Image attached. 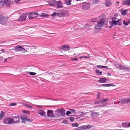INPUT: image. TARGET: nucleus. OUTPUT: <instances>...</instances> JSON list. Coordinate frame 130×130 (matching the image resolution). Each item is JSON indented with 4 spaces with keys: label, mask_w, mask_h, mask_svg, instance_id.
I'll list each match as a JSON object with an SVG mask.
<instances>
[{
    "label": "nucleus",
    "mask_w": 130,
    "mask_h": 130,
    "mask_svg": "<svg viewBox=\"0 0 130 130\" xmlns=\"http://www.w3.org/2000/svg\"><path fill=\"white\" fill-rule=\"evenodd\" d=\"M72 0H65V2L67 5H71V3Z\"/></svg>",
    "instance_id": "obj_29"
},
{
    "label": "nucleus",
    "mask_w": 130,
    "mask_h": 130,
    "mask_svg": "<svg viewBox=\"0 0 130 130\" xmlns=\"http://www.w3.org/2000/svg\"><path fill=\"white\" fill-rule=\"evenodd\" d=\"M114 66L117 68L120 69L121 70H125L130 72V67L125 66H124L120 63H116L114 64Z\"/></svg>",
    "instance_id": "obj_1"
},
{
    "label": "nucleus",
    "mask_w": 130,
    "mask_h": 130,
    "mask_svg": "<svg viewBox=\"0 0 130 130\" xmlns=\"http://www.w3.org/2000/svg\"><path fill=\"white\" fill-rule=\"evenodd\" d=\"M38 113L40 114L41 116H45V112L42 110L40 109L38 111Z\"/></svg>",
    "instance_id": "obj_23"
},
{
    "label": "nucleus",
    "mask_w": 130,
    "mask_h": 130,
    "mask_svg": "<svg viewBox=\"0 0 130 130\" xmlns=\"http://www.w3.org/2000/svg\"><path fill=\"white\" fill-rule=\"evenodd\" d=\"M90 25L89 24H87L85 26V27H89Z\"/></svg>",
    "instance_id": "obj_56"
},
{
    "label": "nucleus",
    "mask_w": 130,
    "mask_h": 130,
    "mask_svg": "<svg viewBox=\"0 0 130 130\" xmlns=\"http://www.w3.org/2000/svg\"><path fill=\"white\" fill-rule=\"evenodd\" d=\"M37 17V16H34L32 13H30L28 15V17L30 20L34 19Z\"/></svg>",
    "instance_id": "obj_17"
},
{
    "label": "nucleus",
    "mask_w": 130,
    "mask_h": 130,
    "mask_svg": "<svg viewBox=\"0 0 130 130\" xmlns=\"http://www.w3.org/2000/svg\"><path fill=\"white\" fill-rule=\"evenodd\" d=\"M99 1L100 0H93L92 2L93 4H96L98 2H99Z\"/></svg>",
    "instance_id": "obj_38"
},
{
    "label": "nucleus",
    "mask_w": 130,
    "mask_h": 130,
    "mask_svg": "<svg viewBox=\"0 0 130 130\" xmlns=\"http://www.w3.org/2000/svg\"><path fill=\"white\" fill-rule=\"evenodd\" d=\"M7 21V18H5L2 15H0V24H4Z\"/></svg>",
    "instance_id": "obj_8"
},
{
    "label": "nucleus",
    "mask_w": 130,
    "mask_h": 130,
    "mask_svg": "<svg viewBox=\"0 0 130 130\" xmlns=\"http://www.w3.org/2000/svg\"><path fill=\"white\" fill-rule=\"evenodd\" d=\"M70 120L71 122H72L74 120V118L73 117H71L70 118Z\"/></svg>",
    "instance_id": "obj_44"
},
{
    "label": "nucleus",
    "mask_w": 130,
    "mask_h": 130,
    "mask_svg": "<svg viewBox=\"0 0 130 130\" xmlns=\"http://www.w3.org/2000/svg\"><path fill=\"white\" fill-rule=\"evenodd\" d=\"M97 98L98 99H100V96H97Z\"/></svg>",
    "instance_id": "obj_63"
},
{
    "label": "nucleus",
    "mask_w": 130,
    "mask_h": 130,
    "mask_svg": "<svg viewBox=\"0 0 130 130\" xmlns=\"http://www.w3.org/2000/svg\"><path fill=\"white\" fill-rule=\"evenodd\" d=\"M54 1H55L54 0L51 3H49L48 4V5H49L51 6H53L54 4L55 5V3H54V2H53Z\"/></svg>",
    "instance_id": "obj_33"
},
{
    "label": "nucleus",
    "mask_w": 130,
    "mask_h": 130,
    "mask_svg": "<svg viewBox=\"0 0 130 130\" xmlns=\"http://www.w3.org/2000/svg\"><path fill=\"white\" fill-rule=\"evenodd\" d=\"M104 22L103 21H100L98 23V25H96L94 27V31L95 32L100 30V28L102 27L104 25Z\"/></svg>",
    "instance_id": "obj_3"
},
{
    "label": "nucleus",
    "mask_w": 130,
    "mask_h": 130,
    "mask_svg": "<svg viewBox=\"0 0 130 130\" xmlns=\"http://www.w3.org/2000/svg\"><path fill=\"white\" fill-rule=\"evenodd\" d=\"M24 113H25L27 115H29L30 113V112L29 111L25 110H24L22 111Z\"/></svg>",
    "instance_id": "obj_35"
},
{
    "label": "nucleus",
    "mask_w": 130,
    "mask_h": 130,
    "mask_svg": "<svg viewBox=\"0 0 130 130\" xmlns=\"http://www.w3.org/2000/svg\"><path fill=\"white\" fill-rule=\"evenodd\" d=\"M111 74L109 73H107V76H110Z\"/></svg>",
    "instance_id": "obj_62"
},
{
    "label": "nucleus",
    "mask_w": 130,
    "mask_h": 130,
    "mask_svg": "<svg viewBox=\"0 0 130 130\" xmlns=\"http://www.w3.org/2000/svg\"><path fill=\"white\" fill-rule=\"evenodd\" d=\"M121 103V102L120 101H118V102H114V104H119L120 103Z\"/></svg>",
    "instance_id": "obj_51"
},
{
    "label": "nucleus",
    "mask_w": 130,
    "mask_h": 130,
    "mask_svg": "<svg viewBox=\"0 0 130 130\" xmlns=\"http://www.w3.org/2000/svg\"><path fill=\"white\" fill-rule=\"evenodd\" d=\"M27 73H28L31 75H35L36 74V73L32 72H27Z\"/></svg>",
    "instance_id": "obj_30"
},
{
    "label": "nucleus",
    "mask_w": 130,
    "mask_h": 130,
    "mask_svg": "<svg viewBox=\"0 0 130 130\" xmlns=\"http://www.w3.org/2000/svg\"><path fill=\"white\" fill-rule=\"evenodd\" d=\"M128 126L129 127H130V122L128 123Z\"/></svg>",
    "instance_id": "obj_64"
},
{
    "label": "nucleus",
    "mask_w": 130,
    "mask_h": 130,
    "mask_svg": "<svg viewBox=\"0 0 130 130\" xmlns=\"http://www.w3.org/2000/svg\"><path fill=\"white\" fill-rule=\"evenodd\" d=\"M26 121L29 122H31L32 121V120H31L30 119H28L26 117Z\"/></svg>",
    "instance_id": "obj_40"
},
{
    "label": "nucleus",
    "mask_w": 130,
    "mask_h": 130,
    "mask_svg": "<svg viewBox=\"0 0 130 130\" xmlns=\"http://www.w3.org/2000/svg\"><path fill=\"white\" fill-rule=\"evenodd\" d=\"M72 126L73 127H77L78 125V124L77 123H75L72 124Z\"/></svg>",
    "instance_id": "obj_32"
},
{
    "label": "nucleus",
    "mask_w": 130,
    "mask_h": 130,
    "mask_svg": "<svg viewBox=\"0 0 130 130\" xmlns=\"http://www.w3.org/2000/svg\"><path fill=\"white\" fill-rule=\"evenodd\" d=\"M96 73H97L98 75H101L102 74V72L99 70H96L95 71Z\"/></svg>",
    "instance_id": "obj_28"
},
{
    "label": "nucleus",
    "mask_w": 130,
    "mask_h": 130,
    "mask_svg": "<svg viewBox=\"0 0 130 130\" xmlns=\"http://www.w3.org/2000/svg\"><path fill=\"white\" fill-rule=\"evenodd\" d=\"M122 126L125 128L128 127V123L124 122L122 123Z\"/></svg>",
    "instance_id": "obj_26"
},
{
    "label": "nucleus",
    "mask_w": 130,
    "mask_h": 130,
    "mask_svg": "<svg viewBox=\"0 0 130 130\" xmlns=\"http://www.w3.org/2000/svg\"><path fill=\"white\" fill-rule=\"evenodd\" d=\"M127 103H130V98L127 99Z\"/></svg>",
    "instance_id": "obj_54"
},
{
    "label": "nucleus",
    "mask_w": 130,
    "mask_h": 130,
    "mask_svg": "<svg viewBox=\"0 0 130 130\" xmlns=\"http://www.w3.org/2000/svg\"><path fill=\"white\" fill-rule=\"evenodd\" d=\"M53 111V110H48L47 111V115L48 117H53L52 115Z\"/></svg>",
    "instance_id": "obj_20"
},
{
    "label": "nucleus",
    "mask_w": 130,
    "mask_h": 130,
    "mask_svg": "<svg viewBox=\"0 0 130 130\" xmlns=\"http://www.w3.org/2000/svg\"><path fill=\"white\" fill-rule=\"evenodd\" d=\"M70 46L69 45H63L61 48V49L64 51H67L69 50Z\"/></svg>",
    "instance_id": "obj_10"
},
{
    "label": "nucleus",
    "mask_w": 130,
    "mask_h": 130,
    "mask_svg": "<svg viewBox=\"0 0 130 130\" xmlns=\"http://www.w3.org/2000/svg\"><path fill=\"white\" fill-rule=\"evenodd\" d=\"M19 0H15L14 1L15 3H17L19 1H20Z\"/></svg>",
    "instance_id": "obj_58"
},
{
    "label": "nucleus",
    "mask_w": 130,
    "mask_h": 130,
    "mask_svg": "<svg viewBox=\"0 0 130 130\" xmlns=\"http://www.w3.org/2000/svg\"><path fill=\"white\" fill-rule=\"evenodd\" d=\"M92 126L90 125H82L80 126L78 128L80 129H86L87 128L89 129Z\"/></svg>",
    "instance_id": "obj_9"
},
{
    "label": "nucleus",
    "mask_w": 130,
    "mask_h": 130,
    "mask_svg": "<svg viewBox=\"0 0 130 130\" xmlns=\"http://www.w3.org/2000/svg\"><path fill=\"white\" fill-rule=\"evenodd\" d=\"M101 102V101H96L94 103L95 104H99Z\"/></svg>",
    "instance_id": "obj_46"
},
{
    "label": "nucleus",
    "mask_w": 130,
    "mask_h": 130,
    "mask_svg": "<svg viewBox=\"0 0 130 130\" xmlns=\"http://www.w3.org/2000/svg\"><path fill=\"white\" fill-rule=\"evenodd\" d=\"M120 19H118L117 21L113 20L111 21V22L112 23L113 25H116L119 24V22L120 21Z\"/></svg>",
    "instance_id": "obj_19"
},
{
    "label": "nucleus",
    "mask_w": 130,
    "mask_h": 130,
    "mask_svg": "<svg viewBox=\"0 0 130 130\" xmlns=\"http://www.w3.org/2000/svg\"><path fill=\"white\" fill-rule=\"evenodd\" d=\"M32 13L34 16H36V15L38 14V13L37 12H32Z\"/></svg>",
    "instance_id": "obj_49"
},
{
    "label": "nucleus",
    "mask_w": 130,
    "mask_h": 130,
    "mask_svg": "<svg viewBox=\"0 0 130 130\" xmlns=\"http://www.w3.org/2000/svg\"><path fill=\"white\" fill-rule=\"evenodd\" d=\"M65 110L62 108L58 109L56 111L59 116H64L65 115Z\"/></svg>",
    "instance_id": "obj_4"
},
{
    "label": "nucleus",
    "mask_w": 130,
    "mask_h": 130,
    "mask_svg": "<svg viewBox=\"0 0 130 130\" xmlns=\"http://www.w3.org/2000/svg\"><path fill=\"white\" fill-rule=\"evenodd\" d=\"M13 119H14L13 120V122H14L15 121H18V122H17V123H18V122H20V120L19 118V117L18 116H14L13 118Z\"/></svg>",
    "instance_id": "obj_21"
},
{
    "label": "nucleus",
    "mask_w": 130,
    "mask_h": 130,
    "mask_svg": "<svg viewBox=\"0 0 130 130\" xmlns=\"http://www.w3.org/2000/svg\"><path fill=\"white\" fill-rule=\"evenodd\" d=\"M106 80L107 79L105 78H101L98 80V82L101 83H105L106 82Z\"/></svg>",
    "instance_id": "obj_22"
},
{
    "label": "nucleus",
    "mask_w": 130,
    "mask_h": 130,
    "mask_svg": "<svg viewBox=\"0 0 130 130\" xmlns=\"http://www.w3.org/2000/svg\"><path fill=\"white\" fill-rule=\"evenodd\" d=\"M25 116H22L21 117V120L22 122L24 123H26L25 121H26V117Z\"/></svg>",
    "instance_id": "obj_27"
},
{
    "label": "nucleus",
    "mask_w": 130,
    "mask_h": 130,
    "mask_svg": "<svg viewBox=\"0 0 130 130\" xmlns=\"http://www.w3.org/2000/svg\"><path fill=\"white\" fill-rule=\"evenodd\" d=\"M122 4L127 6L130 5V0H124Z\"/></svg>",
    "instance_id": "obj_14"
},
{
    "label": "nucleus",
    "mask_w": 130,
    "mask_h": 130,
    "mask_svg": "<svg viewBox=\"0 0 130 130\" xmlns=\"http://www.w3.org/2000/svg\"><path fill=\"white\" fill-rule=\"evenodd\" d=\"M121 104H125L127 103V98H125L121 100Z\"/></svg>",
    "instance_id": "obj_16"
},
{
    "label": "nucleus",
    "mask_w": 130,
    "mask_h": 130,
    "mask_svg": "<svg viewBox=\"0 0 130 130\" xmlns=\"http://www.w3.org/2000/svg\"><path fill=\"white\" fill-rule=\"evenodd\" d=\"M114 86L115 85L114 84H102L101 85V86L104 87L113 86Z\"/></svg>",
    "instance_id": "obj_24"
},
{
    "label": "nucleus",
    "mask_w": 130,
    "mask_h": 130,
    "mask_svg": "<svg viewBox=\"0 0 130 130\" xmlns=\"http://www.w3.org/2000/svg\"><path fill=\"white\" fill-rule=\"evenodd\" d=\"M17 105V104L16 103H12L9 104V106H14Z\"/></svg>",
    "instance_id": "obj_39"
},
{
    "label": "nucleus",
    "mask_w": 130,
    "mask_h": 130,
    "mask_svg": "<svg viewBox=\"0 0 130 130\" xmlns=\"http://www.w3.org/2000/svg\"><path fill=\"white\" fill-rule=\"evenodd\" d=\"M18 122V121L13 122V119L8 117L6 118L3 120V122L4 123L8 124L17 123V122Z\"/></svg>",
    "instance_id": "obj_2"
},
{
    "label": "nucleus",
    "mask_w": 130,
    "mask_h": 130,
    "mask_svg": "<svg viewBox=\"0 0 130 130\" xmlns=\"http://www.w3.org/2000/svg\"><path fill=\"white\" fill-rule=\"evenodd\" d=\"M71 112H72L73 113H75V110L74 109H71Z\"/></svg>",
    "instance_id": "obj_52"
},
{
    "label": "nucleus",
    "mask_w": 130,
    "mask_h": 130,
    "mask_svg": "<svg viewBox=\"0 0 130 130\" xmlns=\"http://www.w3.org/2000/svg\"><path fill=\"white\" fill-rule=\"evenodd\" d=\"M108 100V99L107 98H105V99H103L102 101H101V102L102 103H104L107 101Z\"/></svg>",
    "instance_id": "obj_36"
},
{
    "label": "nucleus",
    "mask_w": 130,
    "mask_h": 130,
    "mask_svg": "<svg viewBox=\"0 0 130 130\" xmlns=\"http://www.w3.org/2000/svg\"><path fill=\"white\" fill-rule=\"evenodd\" d=\"M120 12L122 15L124 16L127 13V10H123V9H121Z\"/></svg>",
    "instance_id": "obj_15"
},
{
    "label": "nucleus",
    "mask_w": 130,
    "mask_h": 130,
    "mask_svg": "<svg viewBox=\"0 0 130 130\" xmlns=\"http://www.w3.org/2000/svg\"><path fill=\"white\" fill-rule=\"evenodd\" d=\"M102 106H101L100 105H99L97 106H96V107H102Z\"/></svg>",
    "instance_id": "obj_59"
},
{
    "label": "nucleus",
    "mask_w": 130,
    "mask_h": 130,
    "mask_svg": "<svg viewBox=\"0 0 130 130\" xmlns=\"http://www.w3.org/2000/svg\"><path fill=\"white\" fill-rule=\"evenodd\" d=\"M4 114L5 113L4 112H3V111H2L1 112L0 115V119H1L3 117Z\"/></svg>",
    "instance_id": "obj_31"
},
{
    "label": "nucleus",
    "mask_w": 130,
    "mask_h": 130,
    "mask_svg": "<svg viewBox=\"0 0 130 130\" xmlns=\"http://www.w3.org/2000/svg\"><path fill=\"white\" fill-rule=\"evenodd\" d=\"M85 114V113L84 112H81V113L79 115V116H82L84 115Z\"/></svg>",
    "instance_id": "obj_43"
},
{
    "label": "nucleus",
    "mask_w": 130,
    "mask_h": 130,
    "mask_svg": "<svg viewBox=\"0 0 130 130\" xmlns=\"http://www.w3.org/2000/svg\"><path fill=\"white\" fill-rule=\"evenodd\" d=\"M90 4L89 3L86 2L83 4L82 8L83 9L87 10L90 7Z\"/></svg>",
    "instance_id": "obj_7"
},
{
    "label": "nucleus",
    "mask_w": 130,
    "mask_h": 130,
    "mask_svg": "<svg viewBox=\"0 0 130 130\" xmlns=\"http://www.w3.org/2000/svg\"><path fill=\"white\" fill-rule=\"evenodd\" d=\"M13 50H14L16 52L20 51L24 52L25 51V50L21 46L18 45L15 47L14 49H12Z\"/></svg>",
    "instance_id": "obj_6"
},
{
    "label": "nucleus",
    "mask_w": 130,
    "mask_h": 130,
    "mask_svg": "<svg viewBox=\"0 0 130 130\" xmlns=\"http://www.w3.org/2000/svg\"><path fill=\"white\" fill-rule=\"evenodd\" d=\"M41 16L44 17H48V14H45L44 13H42L41 14Z\"/></svg>",
    "instance_id": "obj_34"
},
{
    "label": "nucleus",
    "mask_w": 130,
    "mask_h": 130,
    "mask_svg": "<svg viewBox=\"0 0 130 130\" xmlns=\"http://www.w3.org/2000/svg\"><path fill=\"white\" fill-rule=\"evenodd\" d=\"M112 3V2L109 1H106L105 3V5L107 7H109L110 6Z\"/></svg>",
    "instance_id": "obj_18"
},
{
    "label": "nucleus",
    "mask_w": 130,
    "mask_h": 130,
    "mask_svg": "<svg viewBox=\"0 0 130 130\" xmlns=\"http://www.w3.org/2000/svg\"><path fill=\"white\" fill-rule=\"evenodd\" d=\"M102 68H106V69H107L108 67L107 66H102Z\"/></svg>",
    "instance_id": "obj_57"
},
{
    "label": "nucleus",
    "mask_w": 130,
    "mask_h": 130,
    "mask_svg": "<svg viewBox=\"0 0 130 130\" xmlns=\"http://www.w3.org/2000/svg\"><path fill=\"white\" fill-rule=\"evenodd\" d=\"M84 57L86 58H90V57H87V56H84Z\"/></svg>",
    "instance_id": "obj_60"
},
{
    "label": "nucleus",
    "mask_w": 130,
    "mask_h": 130,
    "mask_svg": "<svg viewBox=\"0 0 130 130\" xmlns=\"http://www.w3.org/2000/svg\"><path fill=\"white\" fill-rule=\"evenodd\" d=\"M118 16V14L116 13H115L114 14V16L115 17H117Z\"/></svg>",
    "instance_id": "obj_55"
},
{
    "label": "nucleus",
    "mask_w": 130,
    "mask_h": 130,
    "mask_svg": "<svg viewBox=\"0 0 130 130\" xmlns=\"http://www.w3.org/2000/svg\"><path fill=\"white\" fill-rule=\"evenodd\" d=\"M97 19H92L91 20V22H96L97 21Z\"/></svg>",
    "instance_id": "obj_41"
},
{
    "label": "nucleus",
    "mask_w": 130,
    "mask_h": 130,
    "mask_svg": "<svg viewBox=\"0 0 130 130\" xmlns=\"http://www.w3.org/2000/svg\"><path fill=\"white\" fill-rule=\"evenodd\" d=\"M130 23V20L129 19H125L123 22V24L125 26H127Z\"/></svg>",
    "instance_id": "obj_12"
},
{
    "label": "nucleus",
    "mask_w": 130,
    "mask_h": 130,
    "mask_svg": "<svg viewBox=\"0 0 130 130\" xmlns=\"http://www.w3.org/2000/svg\"><path fill=\"white\" fill-rule=\"evenodd\" d=\"M53 2L55 3V5H57V8H60L63 7L62 6V3L61 1L56 2V1H54Z\"/></svg>",
    "instance_id": "obj_11"
},
{
    "label": "nucleus",
    "mask_w": 130,
    "mask_h": 130,
    "mask_svg": "<svg viewBox=\"0 0 130 130\" xmlns=\"http://www.w3.org/2000/svg\"><path fill=\"white\" fill-rule=\"evenodd\" d=\"M110 23H111L110 25V26H109L108 27L109 28H110L112 27H113V24L111 22H110Z\"/></svg>",
    "instance_id": "obj_48"
},
{
    "label": "nucleus",
    "mask_w": 130,
    "mask_h": 130,
    "mask_svg": "<svg viewBox=\"0 0 130 130\" xmlns=\"http://www.w3.org/2000/svg\"><path fill=\"white\" fill-rule=\"evenodd\" d=\"M71 60L72 61H78V58H72Z\"/></svg>",
    "instance_id": "obj_45"
},
{
    "label": "nucleus",
    "mask_w": 130,
    "mask_h": 130,
    "mask_svg": "<svg viewBox=\"0 0 130 130\" xmlns=\"http://www.w3.org/2000/svg\"><path fill=\"white\" fill-rule=\"evenodd\" d=\"M56 14L58 15L59 14V13H56V12H54L52 14L51 16L52 17H54Z\"/></svg>",
    "instance_id": "obj_37"
},
{
    "label": "nucleus",
    "mask_w": 130,
    "mask_h": 130,
    "mask_svg": "<svg viewBox=\"0 0 130 130\" xmlns=\"http://www.w3.org/2000/svg\"><path fill=\"white\" fill-rule=\"evenodd\" d=\"M26 18V15L25 14H24L21 16L19 19V21L20 22H22L23 21L25 20Z\"/></svg>",
    "instance_id": "obj_13"
},
{
    "label": "nucleus",
    "mask_w": 130,
    "mask_h": 130,
    "mask_svg": "<svg viewBox=\"0 0 130 130\" xmlns=\"http://www.w3.org/2000/svg\"><path fill=\"white\" fill-rule=\"evenodd\" d=\"M117 19V18H116V17H113L112 18V20H114L116 19Z\"/></svg>",
    "instance_id": "obj_53"
},
{
    "label": "nucleus",
    "mask_w": 130,
    "mask_h": 130,
    "mask_svg": "<svg viewBox=\"0 0 130 130\" xmlns=\"http://www.w3.org/2000/svg\"><path fill=\"white\" fill-rule=\"evenodd\" d=\"M71 113V112L69 111H67L66 112V115H68L69 114H70Z\"/></svg>",
    "instance_id": "obj_47"
},
{
    "label": "nucleus",
    "mask_w": 130,
    "mask_h": 130,
    "mask_svg": "<svg viewBox=\"0 0 130 130\" xmlns=\"http://www.w3.org/2000/svg\"><path fill=\"white\" fill-rule=\"evenodd\" d=\"M11 3L10 0H4V1L0 0V6L3 7L5 5L6 6H9Z\"/></svg>",
    "instance_id": "obj_5"
},
{
    "label": "nucleus",
    "mask_w": 130,
    "mask_h": 130,
    "mask_svg": "<svg viewBox=\"0 0 130 130\" xmlns=\"http://www.w3.org/2000/svg\"><path fill=\"white\" fill-rule=\"evenodd\" d=\"M26 107H27V108H32V107L31 106H30L28 104H26Z\"/></svg>",
    "instance_id": "obj_42"
},
{
    "label": "nucleus",
    "mask_w": 130,
    "mask_h": 130,
    "mask_svg": "<svg viewBox=\"0 0 130 130\" xmlns=\"http://www.w3.org/2000/svg\"><path fill=\"white\" fill-rule=\"evenodd\" d=\"M102 66L101 65H97L96 66V67L98 68H102Z\"/></svg>",
    "instance_id": "obj_50"
},
{
    "label": "nucleus",
    "mask_w": 130,
    "mask_h": 130,
    "mask_svg": "<svg viewBox=\"0 0 130 130\" xmlns=\"http://www.w3.org/2000/svg\"><path fill=\"white\" fill-rule=\"evenodd\" d=\"M7 62V59H5L4 60V62Z\"/></svg>",
    "instance_id": "obj_61"
},
{
    "label": "nucleus",
    "mask_w": 130,
    "mask_h": 130,
    "mask_svg": "<svg viewBox=\"0 0 130 130\" xmlns=\"http://www.w3.org/2000/svg\"><path fill=\"white\" fill-rule=\"evenodd\" d=\"M99 112H95L93 111L91 112V115L92 116H97L99 115Z\"/></svg>",
    "instance_id": "obj_25"
}]
</instances>
